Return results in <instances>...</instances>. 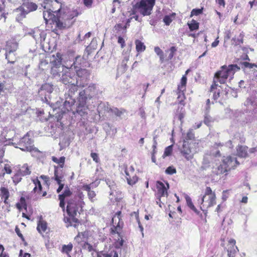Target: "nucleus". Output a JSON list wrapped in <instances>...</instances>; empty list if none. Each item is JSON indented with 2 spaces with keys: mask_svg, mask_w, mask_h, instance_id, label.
Segmentation results:
<instances>
[{
  "mask_svg": "<svg viewBox=\"0 0 257 257\" xmlns=\"http://www.w3.org/2000/svg\"><path fill=\"white\" fill-rule=\"evenodd\" d=\"M28 34L34 38L36 43H38V42L41 43L45 39L46 34L45 32L38 28L31 30Z\"/></svg>",
  "mask_w": 257,
  "mask_h": 257,
  "instance_id": "13",
  "label": "nucleus"
},
{
  "mask_svg": "<svg viewBox=\"0 0 257 257\" xmlns=\"http://www.w3.org/2000/svg\"><path fill=\"white\" fill-rule=\"evenodd\" d=\"M97 93L96 85L94 84H90L87 88L79 92L77 103L75 104V102L72 109L70 110L62 109V114L70 112L73 115L78 114L81 116L85 115L87 110L86 105L87 99L94 96Z\"/></svg>",
  "mask_w": 257,
  "mask_h": 257,
  "instance_id": "2",
  "label": "nucleus"
},
{
  "mask_svg": "<svg viewBox=\"0 0 257 257\" xmlns=\"http://www.w3.org/2000/svg\"><path fill=\"white\" fill-rule=\"evenodd\" d=\"M163 21L167 26L169 25L172 21L170 16H165L163 19Z\"/></svg>",
  "mask_w": 257,
  "mask_h": 257,
  "instance_id": "52",
  "label": "nucleus"
},
{
  "mask_svg": "<svg viewBox=\"0 0 257 257\" xmlns=\"http://www.w3.org/2000/svg\"><path fill=\"white\" fill-rule=\"evenodd\" d=\"M33 183L35 184V187L34 188V191L35 192H39L42 190V186L40 181L37 179L33 180Z\"/></svg>",
  "mask_w": 257,
  "mask_h": 257,
  "instance_id": "37",
  "label": "nucleus"
},
{
  "mask_svg": "<svg viewBox=\"0 0 257 257\" xmlns=\"http://www.w3.org/2000/svg\"><path fill=\"white\" fill-rule=\"evenodd\" d=\"M187 77L185 75L183 76L181 80V84L178 86V90L181 91H184L186 89Z\"/></svg>",
  "mask_w": 257,
  "mask_h": 257,
  "instance_id": "33",
  "label": "nucleus"
},
{
  "mask_svg": "<svg viewBox=\"0 0 257 257\" xmlns=\"http://www.w3.org/2000/svg\"><path fill=\"white\" fill-rule=\"evenodd\" d=\"M73 245L71 243L67 245H63L62 248V252L68 254L71 251Z\"/></svg>",
  "mask_w": 257,
  "mask_h": 257,
  "instance_id": "39",
  "label": "nucleus"
},
{
  "mask_svg": "<svg viewBox=\"0 0 257 257\" xmlns=\"http://www.w3.org/2000/svg\"><path fill=\"white\" fill-rule=\"evenodd\" d=\"M189 28L190 31H192L194 30H197L199 28V24L196 21L192 20L190 23L188 24Z\"/></svg>",
  "mask_w": 257,
  "mask_h": 257,
  "instance_id": "40",
  "label": "nucleus"
},
{
  "mask_svg": "<svg viewBox=\"0 0 257 257\" xmlns=\"http://www.w3.org/2000/svg\"><path fill=\"white\" fill-rule=\"evenodd\" d=\"M229 245L227 249L228 257H235V254L239 250L236 246H235L236 241L234 239H230L228 241Z\"/></svg>",
  "mask_w": 257,
  "mask_h": 257,
  "instance_id": "17",
  "label": "nucleus"
},
{
  "mask_svg": "<svg viewBox=\"0 0 257 257\" xmlns=\"http://www.w3.org/2000/svg\"><path fill=\"white\" fill-rule=\"evenodd\" d=\"M117 42H118V43L120 44V46H121V48H123L124 47V46H125V41H124V39L122 37H121L120 36L118 37Z\"/></svg>",
  "mask_w": 257,
  "mask_h": 257,
  "instance_id": "58",
  "label": "nucleus"
},
{
  "mask_svg": "<svg viewBox=\"0 0 257 257\" xmlns=\"http://www.w3.org/2000/svg\"><path fill=\"white\" fill-rule=\"evenodd\" d=\"M228 170L226 168L225 166L223 165V163L220 164L217 168V170L215 171L216 174L217 175L222 174L226 172H227Z\"/></svg>",
  "mask_w": 257,
  "mask_h": 257,
  "instance_id": "38",
  "label": "nucleus"
},
{
  "mask_svg": "<svg viewBox=\"0 0 257 257\" xmlns=\"http://www.w3.org/2000/svg\"><path fill=\"white\" fill-rule=\"evenodd\" d=\"M23 6L25 8L28 13L36 10L38 8L37 5L32 2H28L27 3L24 4Z\"/></svg>",
  "mask_w": 257,
  "mask_h": 257,
  "instance_id": "28",
  "label": "nucleus"
},
{
  "mask_svg": "<svg viewBox=\"0 0 257 257\" xmlns=\"http://www.w3.org/2000/svg\"><path fill=\"white\" fill-rule=\"evenodd\" d=\"M59 199L60 200V207L62 209L63 211L65 210V198H63V195H59Z\"/></svg>",
  "mask_w": 257,
  "mask_h": 257,
  "instance_id": "51",
  "label": "nucleus"
},
{
  "mask_svg": "<svg viewBox=\"0 0 257 257\" xmlns=\"http://www.w3.org/2000/svg\"><path fill=\"white\" fill-rule=\"evenodd\" d=\"M52 160L54 162L58 164V167H63L64 165L65 158L64 157H61L60 158H57L55 156H52Z\"/></svg>",
  "mask_w": 257,
  "mask_h": 257,
  "instance_id": "31",
  "label": "nucleus"
},
{
  "mask_svg": "<svg viewBox=\"0 0 257 257\" xmlns=\"http://www.w3.org/2000/svg\"><path fill=\"white\" fill-rule=\"evenodd\" d=\"M61 60L60 55L59 54H57L56 57L53 56L50 62L51 73L54 78L58 79L64 84L70 86L68 91L65 94V100L62 108V109L70 110L72 109V106L75 102L74 95L78 90V81H76L73 63L61 65Z\"/></svg>",
  "mask_w": 257,
  "mask_h": 257,
  "instance_id": "1",
  "label": "nucleus"
},
{
  "mask_svg": "<svg viewBox=\"0 0 257 257\" xmlns=\"http://www.w3.org/2000/svg\"><path fill=\"white\" fill-rule=\"evenodd\" d=\"M243 65L245 67L249 68H252L254 66L257 67V64L250 63L247 62H244Z\"/></svg>",
  "mask_w": 257,
  "mask_h": 257,
  "instance_id": "57",
  "label": "nucleus"
},
{
  "mask_svg": "<svg viewBox=\"0 0 257 257\" xmlns=\"http://www.w3.org/2000/svg\"><path fill=\"white\" fill-rule=\"evenodd\" d=\"M21 257H30L31 255L29 253H23V251L21 249L19 254Z\"/></svg>",
  "mask_w": 257,
  "mask_h": 257,
  "instance_id": "64",
  "label": "nucleus"
},
{
  "mask_svg": "<svg viewBox=\"0 0 257 257\" xmlns=\"http://www.w3.org/2000/svg\"><path fill=\"white\" fill-rule=\"evenodd\" d=\"M125 178L127 180V183L130 185H133L138 181V177L136 175H133L132 176L126 169H125Z\"/></svg>",
  "mask_w": 257,
  "mask_h": 257,
  "instance_id": "24",
  "label": "nucleus"
},
{
  "mask_svg": "<svg viewBox=\"0 0 257 257\" xmlns=\"http://www.w3.org/2000/svg\"><path fill=\"white\" fill-rule=\"evenodd\" d=\"M213 119L207 113H205L204 119V123L206 124L207 126H210L211 124V123L213 122Z\"/></svg>",
  "mask_w": 257,
  "mask_h": 257,
  "instance_id": "44",
  "label": "nucleus"
},
{
  "mask_svg": "<svg viewBox=\"0 0 257 257\" xmlns=\"http://www.w3.org/2000/svg\"><path fill=\"white\" fill-rule=\"evenodd\" d=\"M222 163H223V165L226 167L228 171L231 169H234L236 166L239 164L236 157L231 156L224 158Z\"/></svg>",
  "mask_w": 257,
  "mask_h": 257,
  "instance_id": "14",
  "label": "nucleus"
},
{
  "mask_svg": "<svg viewBox=\"0 0 257 257\" xmlns=\"http://www.w3.org/2000/svg\"><path fill=\"white\" fill-rule=\"evenodd\" d=\"M71 195V192L68 188H65L64 193L62 194H60V195H63V198H65L67 197H68Z\"/></svg>",
  "mask_w": 257,
  "mask_h": 257,
  "instance_id": "55",
  "label": "nucleus"
},
{
  "mask_svg": "<svg viewBox=\"0 0 257 257\" xmlns=\"http://www.w3.org/2000/svg\"><path fill=\"white\" fill-rule=\"evenodd\" d=\"M63 181H57V184L59 185V187L57 190V193L60 192L64 187V184L62 183Z\"/></svg>",
  "mask_w": 257,
  "mask_h": 257,
  "instance_id": "60",
  "label": "nucleus"
},
{
  "mask_svg": "<svg viewBox=\"0 0 257 257\" xmlns=\"http://www.w3.org/2000/svg\"><path fill=\"white\" fill-rule=\"evenodd\" d=\"M200 141L195 138L192 130H189L187 132L183 141L181 153L187 160L192 159L193 155L199 150Z\"/></svg>",
  "mask_w": 257,
  "mask_h": 257,
  "instance_id": "4",
  "label": "nucleus"
},
{
  "mask_svg": "<svg viewBox=\"0 0 257 257\" xmlns=\"http://www.w3.org/2000/svg\"><path fill=\"white\" fill-rule=\"evenodd\" d=\"M166 186L161 181H158L157 182V197H167L168 196L167 190L169 188L168 183H166Z\"/></svg>",
  "mask_w": 257,
  "mask_h": 257,
  "instance_id": "15",
  "label": "nucleus"
},
{
  "mask_svg": "<svg viewBox=\"0 0 257 257\" xmlns=\"http://www.w3.org/2000/svg\"><path fill=\"white\" fill-rule=\"evenodd\" d=\"M247 149L246 146H238L236 147L237 155L241 158H246L248 156Z\"/></svg>",
  "mask_w": 257,
  "mask_h": 257,
  "instance_id": "23",
  "label": "nucleus"
},
{
  "mask_svg": "<svg viewBox=\"0 0 257 257\" xmlns=\"http://www.w3.org/2000/svg\"><path fill=\"white\" fill-rule=\"evenodd\" d=\"M22 176L23 175L21 173L16 174L13 177L14 182L15 184H17L20 182L22 179Z\"/></svg>",
  "mask_w": 257,
  "mask_h": 257,
  "instance_id": "47",
  "label": "nucleus"
},
{
  "mask_svg": "<svg viewBox=\"0 0 257 257\" xmlns=\"http://www.w3.org/2000/svg\"><path fill=\"white\" fill-rule=\"evenodd\" d=\"M218 84L216 83L215 80H213V83L210 88V93H213V98L214 100L217 99L219 97L220 90L217 89Z\"/></svg>",
  "mask_w": 257,
  "mask_h": 257,
  "instance_id": "22",
  "label": "nucleus"
},
{
  "mask_svg": "<svg viewBox=\"0 0 257 257\" xmlns=\"http://www.w3.org/2000/svg\"><path fill=\"white\" fill-rule=\"evenodd\" d=\"M83 3L87 7H90L92 5V0H83Z\"/></svg>",
  "mask_w": 257,
  "mask_h": 257,
  "instance_id": "63",
  "label": "nucleus"
},
{
  "mask_svg": "<svg viewBox=\"0 0 257 257\" xmlns=\"http://www.w3.org/2000/svg\"><path fill=\"white\" fill-rule=\"evenodd\" d=\"M83 202L78 198L71 199L67 202V212L72 217L76 216L77 213L80 214L82 211Z\"/></svg>",
  "mask_w": 257,
  "mask_h": 257,
  "instance_id": "10",
  "label": "nucleus"
},
{
  "mask_svg": "<svg viewBox=\"0 0 257 257\" xmlns=\"http://www.w3.org/2000/svg\"><path fill=\"white\" fill-rule=\"evenodd\" d=\"M81 60L80 56L75 58V60L73 62V68L75 71L76 81H78L77 86L78 87H84L87 84V81L89 76L88 71L85 69L79 68Z\"/></svg>",
  "mask_w": 257,
  "mask_h": 257,
  "instance_id": "6",
  "label": "nucleus"
},
{
  "mask_svg": "<svg viewBox=\"0 0 257 257\" xmlns=\"http://www.w3.org/2000/svg\"><path fill=\"white\" fill-rule=\"evenodd\" d=\"M54 89L53 85L50 83H45L42 85L39 90V94L43 102L49 103L48 99Z\"/></svg>",
  "mask_w": 257,
  "mask_h": 257,
  "instance_id": "12",
  "label": "nucleus"
},
{
  "mask_svg": "<svg viewBox=\"0 0 257 257\" xmlns=\"http://www.w3.org/2000/svg\"><path fill=\"white\" fill-rule=\"evenodd\" d=\"M63 168L58 166H54V179L56 181H63L64 177V172L63 171Z\"/></svg>",
  "mask_w": 257,
  "mask_h": 257,
  "instance_id": "19",
  "label": "nucleus"
},
{
  "mask_svg": "<svg viewBox=\"0 0 257 257\" xmlns=\"http://www.w3.org/2000/svg\"><path fill=\"white\" fill-rule=\"evenodd\" d=\"M186 202L187 204V205L188 207L191 209L192 210L194 211L195 212L196 211V209L194 205H193L191 199L189 196H187L186 197Z\"/></svg>",
  "mask_w": 257,
  "mask_h": 257,
  "instance_id": "45",
  "label": "nucleus"
},
{
  "mask_svg": "<svg viewBox=\"0 0 257 257\" xmlns=\"http://www.w3.org/2000/svg\"><path fill=\"white\" fill-rule=\"evenodd\" d=\"M96 196V194L94 191L91 190L90 191H89L88 193V196L90 199L91 200L93 198H94Z\"/></svg>",
  "mask_w": 257,
  "mask_h": 257,
  "instance_id": "61",
  "label": "nucleus"
},
{
  "mask_svg": "<svg viewBox=\"0 0 257 257\" xmlns=\"http://www.w3.org/2000/svg\"><path fill=\"white\" fill-rule=\"evenodd\" d=\"M177 94H178V97L177 99L178 101L181 104H182L183 105H184V103H183L184 100L185 99V95L184 93V91H181L177 89Z\"/></svg>",
  "mask_w": 257,
  "mask_h": 257,
  "instance_id": "42",
  "label": "nucleus"
},
{
  "mask_svg": "<svg viewBox=\"0 0 257 257\" xmlns=\"http://www.w3.org/2000/svg\"><path fill=\"white\" fill-rule=\"evenodd\" d=\"M4 247L0 245V257H9L5 252H4Z\"/></svg>",
  "mask_w": 257,
  "mask_h": 257,
  "instance_id": "59",
  "label": "nucleus"
},
{
  "mask_svg": "<svg viewBox=\"0 0 257 257\" xmlns=\"http://www.w3.org/2000/svg\"><path fill=\"white\" fill-rule=\"evenodd\" d=\"M155 0H141L137 3L133 8V14L140 13L143 16H149L151 14Z\"/></svg>",
  "mask_w": 257,
  "mask_h": 257,
  "instance_id": "9",
  "label": "nucleus"
},
{
  "mask_svg": "<svg viewBox=\"0 0 257 257\" xmlns=\"http://www.w3.org/2000/svg\"><path fill=\"white\" fill-rule=\"evenodd\" d=\"M87 233L84 232H79L75 237V240L78 243L85 242L86 240Z\"/></svg>",
  "mask_w": 257,
  "mask_h": 257,
  "instance_id": "30",
  "label": "nucleus"
},
{
  "mask_svg": "<svg viewBox=\"0 0 257 257\" xmlns=\"http://www.w3.org/2000/svg\"><path fill=\"white\" fill-rule=\"evenodd\" d=\"M173 145H172L166 148L164 153L162 156L163 158L171 155L173 152Z\"/></svg>",
  "mask_w": 257,
  "mask_h": 257,
  "instance_id": "41",
  "label": "nucleus"
},
{
  "mask_svg": "<svg viewBox=\"0 0 257 257\" xmlns=\"http://www.w3.org/2000/svg\"><path fill=\"white\" fill-rule=\"evenodd\" d=\"M131 216L132 218H135L137 222L140 221L139 217V212L138 211H134L131 214Z\"/></svg>",
  "mask_w": 257,
  "mask_h": 257,
  "instance_id": "56",
  "label": "nucleus"
},
{
  "mask_svg": "<svg viewBox=\"0 0 257 257\" xmlns=\"http://www.w3.org/2000/svg\"><path fill=\"white\" fill-rule=\"evenodd\" d=\"M154 51L157 55L159 56L161 62H163L164 61V57L163 51L158 46L155 47Z\"/></svg>",
  "mask_w": 257,
  "mask_h": 257,
  "instance_id": "36",
  "label": "nucleus"
},
{
  "mask_svg": "<svg viewBox=\"0 0 257 257\" xmlns=\"http://www.w3.org/2000/svg\"><path fill=\"white\" fill-rule=\"evenodd\" d=\"M215 199L213 200L209 199L208 196H202L199 202L201 203L200 208L202 210L204 211L206 209L213 206L216 204Z\"/></svg>",
  "mask_w": 257,
  "mask_h": 257,
  "instance_id": "16",
  "label": "nucleus"
},
{
  "mask_svg": "<svg viewBox=\"0 0 257 257\" xmlns=\"http://www.w3.org/2000/svg\"><path fill=\"white\" fill-rule=\"evenodd\" d=\"M18 47V43L15 39H12L8 41L5 47L6 51H16Z\"/></svg>",
  "mask_w": 257,
  "mask_h": 257,
  "instance_id": "21",
  "label": "nucleus"
},
{
  "mask_svg": "<svg viewBox=\"0 0 257 257\" xmlns=\"http://www.w3.org/2000/svg\"><path fill=\"white\" fill-rule=\"evenodd\" d=\"M129 60V55L128 54H126L123 58V59L122 61V65L124 67V68H125L126 66V63Z\"/></svg>",
  "mask_w": 257,
  "mask_h": 257,
  "instance_id": "53",
  "label": "nucleus"
},
{
  "mask_svg": "<svg viewBox=\"0 0 257 257\" xmlns=\"http://www.w3.org/2000/svg\"><path fill=\"white\" fill-rule=\"evenodd\" d=\"M90 156L92 158L93 160L95 161L96 163H98L99 162V158L97 153H91Z\"/></svg>",
  "mask_w": 257,
  "mask_h": 257,
  "instance_id": "54",
  "label": "nucleus"
},
{
  "mask_svg": "<svg viewBox=\"0 0 257 257\" xmlns=\"http://www.w3.org/2000/svg\"><path fill=\"white\" fill-rule=\"evenodd\" d=\"M99 184V182H93L89 185H85L83 186V189L84 190H85L87 191V193L89 192V191H90L91 188L93 187H96L97 186H98Z\"/></svg>",
  "mask_w": 257,
  "mask_h": 257,
  "instance_id": "43",
  "label": "nucleus"
},
{
  "mask_svg": "<svg viewBox=\"0 0 257 257\" xmlns=\"http://www.w3.org/2000/svg\"><path fill=\"white\" fill-rule=\"evenodd\" d=\"M42 6L44 8L43 18L46 24L53 23L56 25L63 10L57 1L53 2L50 0H44Z\"/></svg>",
  "mask_w": 257,
  "mask_h": 257,
  "instance_id": "3",
  "label": "nucleus"
},
{
  "mask_svg": "<svg viewBox=\"0 0 257 257\" xmlns=\"http://www.w3.org/2000/svg\"><path fill=\"white\" fill-rule=\"evenodd\" d=\"M165 172L167 174L173 175L176 173V170L174 167L170 166L166 169Z\"/></svg>",
  "mask_w": 257,
  "mask_h": 257,
  "instance_id": "49",
  "label": "nucleus"
},
{
  "mask_svg": "<svg viewBox=\"0 0 257 257\" xmlns=\"http://www.w3.org/2000/svg\"><path fill=\"white\" fill-rule=\"evenodd\" d=\"M79 13L77 11H70L66 12L63 10L55 25L59 29L70 27L74 23L73 19L77 17Z\"/></svg>",
  "mask_w": 257,
  "mask_h": 257,
  "instance_id": "8",
  "label": "nucleus"
},
{
  "mask_svg": "<svg viewBox=\"0 0 257 257\" xmlns=\"http://www.w3.org/2000/svg\"><path fill=\"white\" fill-rule=\"evenodd\" d=\"M15 12L16 15V19L18 22H20L22 20L26 17V15L28 14L25 8L23 6L17 9Z\"/></svg>",
  "mask_w": 257,
  "mask_h": 257,
  "instance_id": "20",
  "label": "nucleus"
},
{
  "mask_svg": "<svg viewBox=\"0 0 257 257\" xmlns=\"http://www.w3.org/2000/svg\"><path fill=\"white\" fill-rule=\"evenodd\" d=\"M47 228V223L45 221L40 219L38 221L37 229L40 233L46 231Z\"/></svg>",
  "mask_w": 257,
  "mask_h": 257,
  "instance_id": "27",
  "label": "nucleus"
},
{
  "mask_svg": "<svg viewBox=\"0 0 257 257\" xmlns=\"http://www.w3.org/2000/svg\"><path fill=\"white\" fill-rule=\"evenodd\" d=\"M79 13L77 11H70L66 12L63 10L55 25L59 29L70 27L74 23L73 19L77 17Z\"/></svg>",
  "mask_w": 257,
  "mask_h": 257,
  "instance_id": "7",
  "label": "nucleus"
},
{
  "mask_svg": "<svg viewBox=\"0 0 257 257\" xmlns=\"http://www.w3.org/2000/svg\"><path fill=\"white\" fill-rule=\"evenodd\" d=\"M239 70L240 67L236 64H231L227 66L223 65L215 74L214 80L216 81V83L219 82L220 84H224L228 79L231 80L235 73Z\"/></svg>",
  "mask_w": 257,
  "mask_h": 257,
  "instance_id": "5",
  "label": "nucleus"
},
{
  "mask_svg": "<svg viewBox=\"0 0 257 257\" xmlns=\"http://www.w3.org/2000/svg\"><path fill=\"white\" fill-rule=\"evenodd\" d=\"M33 141L30 138L29 133L24 136L17 144L16 148H19L22 151H28L31 153H39L38 149L34 148L33 145Z\"/></svg>",
  "mask_w": 257,
  "mask_h": 257,
  "instance_id": "11",
  "label": "nucleus"
},
{
  "mask_svg": "<svg viewBox=\"0 0 257 257\" xmlns=\"http://www.w3.org/2000/svg\"><path fill=\"white\" fill-rule=\"evenodd\" d=\"M1 196L2 198L4 199V202L6 203L7 200L9 198L10 193L8 189L5 187H2L1 188Z\"/></svg>",
  "mask_w": 257,
  "mask_h": 257,
  "instance_id": "32",
  "label": "nucleus"
},
{
  "mask_svg": "<svg viewBox=\"0 0 257 257\" xmlns=\"http://www.w3.org/2000/svg\"><path fill=\"white\" fill-rule=\"evenodd\" d=\"M105 181L110 190L109 192V198L110 200H113V196L115 197V194L117 193V186L114 181L109 179H106Z\"/></svg>",
  "mask_w": 257,
  "mask_h": 257,
  "instance_id": "18",
  "label": "nucleus"
},
{
  "mask_svg": "<svg viewBox=\"0 0 257 257\" xmlns=\"http://www.w3.org/2000/svg\"><path fill=\"white\" fill-rule=\"evenodd\" d=\"M6 58L7 59L9 63H14L16 60V51H6Z\"/></svg>",
  "mask_w": 257,
  "mask_h": 257,
  "instance_id": "26",
  "label": "nucleus"
},
{
  "mask_svg": "<svg viewBox=\"0 0 257 257\" xmlns=\"http://www.w3.org/2000/svg\"><path fill=\"white\" fill-rule=\"evenodd\" d=\"M136 48L138 52H144L146 49V46L144 43L139 40H137L135 42Z\"/></svg>",
  "mask_w": 257,
  "mask_h": 257,
  "instance_id": "29",
  "label": "nucleus"
},
{
  "mask_svg": "<svg viewBox=\"0 0 257 257\" xmlns=\"http://www.w3.org/2000/svg\"><path fill=\"white\" fill-rule=\"evenodd\" d=\"M203 196H208L209 199L213 200V198H216L215 194L214 192H213L211 189L209 187H207L205 194Z\"/></svg>",
  "mask_w": 257,
  "mask_h": 257,
  "instance_id": "34",
  "label": "nucleus"
},
{
  "mask_svg": "<svg viewBox=\"0 0 257 257\" xmlns=\"http://www.w3.org/2000/svg\"><path fill=\"white\" fill-rule=\"evenodd\" d=\"M111 110L113 113H114L117 116H120L122 114V112L119 110L117 108H114L111 109Z\"/></svg>",
  "mask_w": 257,
  "mask_h": 257,
  "instance_id": "62",
  "label": "nucleus"
},
{
  "mask_svg": "<svg viewBox=\"0 0 257 257\" xmlns=\"http://www.w3.org/2000/svg\"><path fill=\"white\" fill-rule=\"evenodd\" d=\"M203 9H194L192 10L191 13L190 17H192L193 16H198L202 14Z\"/></svg>",
  "mask_w": 257,
  "mask_h": 257,
  "instance_id": "46",
  "label": "nucleus"
},
{
  "mask_svg": "<svg viewBox=\"0 0 257 257\" xmlns=\"http://www.w3.org/2000/svg\"><path fill=\"white\" fill-rule=\"evenodd\" d=\"M20 173L23 176H26L27 175H29L31 173V170L28 167L27 164H24L20 169Z\"/></svg>",
  "mask_w": 257,
  "mask_h": 257,
  "instance_id": "35",
  "label": "nucleus"
},
{
  "mask_svg": "<svg viewBox=\"0 0 257 257\" xmlns=\"http://www.w3.org/2000/svg\"><path fill=\"white\" fill-rule=\"evenodd\" d=\"M94 257H118V254L116 251L112 250L109 252H104L100 251L97 252L96 255Z\"/></svg>",
  "mask_w": 257,
  "mask_h": 257,
  "instance_id": "25",
  "label": "nucleus"
},
{
  "mask_svg": "<svg viewBox=\"0 0 257 257\" xmlns=\"http://www.w3.org/2000/svg\"><path fill=\"white\" fill-rule=\"evenodd\" d=\"M177 49L175 47H171L170 49V53L168 57V58H167V60H171L174 55V53L176 51Z\"/></svg>",
  "mask_w": 257,
  "mask_h": 257,
  "instance_id": "50",
  "label": "nucleus"
},
{
  "mask_svg": "<svg viewBox=\"0 0 257 257\" xmlns=\"http://www.w3.org/2000/svg\"><path fill=\"white\" fill-rule=\"evenodd\" d=\"M3 172L5 173L10 174L12 173V169L11 166L9 164H6L3 163Z\"/></svg>",
  "mask_w": 257,
  "mask_h": 257,
  "instance_id": "48",
  "label": "nucleus"
}]
</instances>
